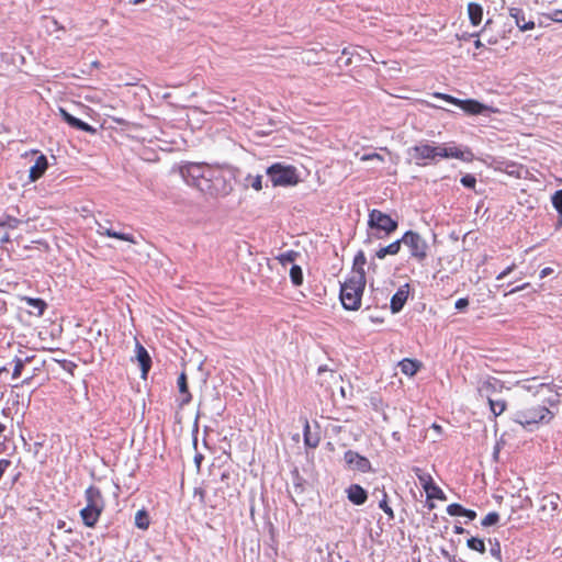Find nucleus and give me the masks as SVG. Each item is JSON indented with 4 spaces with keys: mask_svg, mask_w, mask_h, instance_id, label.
I'll list each match as a JSON object with an SVG mask.
<instances>
[{
    "mask_svg": "<svg viewBox=\"0 0 562 562\" xmlns=\"http://www.w3.org/2000/svg\"><path fill=\"white\" fill-rule=\"evenodd\" d=\"M520 387L528 393H532L533 397L522 401V403L514 413V422L518 423L524 428H529L539 424H548L553 418V413L546 405L539 404L536 397L544 390L552 391L554 389V391L558 393V391L562 387L558 384L551 386L547 383H524L520 385Z\"/></svg>",
    "mask_w": 562,
    "mask_h": 562,
    "instance_id": "1",
    "label": "nucleus"
},
{
    "mask_svg": "<svg viewBox=\"0 0 562 562\" xmlns=\"http://www.w3.org/2000/svg\"><path fill=\"white\" fill-rule=\"evenodd\" d=\"M411 156L418 165L422 160H436L437 158H457L465 159L464 153L457 147H447L445 145H431L428 143H420L411 148Z\"/></svg>",
    "mask_w": 562,
    "mask_h": 562,
    "instance_id": "2",
    "label": "nucleus"
},
{
    "mask_svg": "<svg viewBox=\"0 0 562 562\" xmlns=\"http://www.w3.org/2000/svg\"><path fill=\"white\" fill-rule=\"evenodd\" d=\"M366 285V277L361 273L351 274L340 289V301L346 310L356 311L360 307L361 296Z\"/></svg>",
    "mask_w": 562,
    "mask_h": 562,
    "instance_id": "3",
    "label": "nucleus"
},
{
    "mask_svg": "<svg viewBox=\"0 0 562 562\" xmlns=\"http://www.w3.org/2000/svg\"><path fill=\"white\" fill-rule=\"evenodd\" d=\"M86 506L80 510V517L87 527H94L104 508V501L100 490L89 486L85 493Z\"/></svg>",
    "mask_w": 562,
    "mask_h": 562,
    "instance_id": "4",
    "label": "nucleus"
},
{
    "mask_svg": "<svg viewBox=\"0 0 562 562\" xmlns=\"http://www.w3.org/2000/svg\"><path fill=\"white\" fill-rule=\"evenodd\" d=\"M206 176L209 179L206 184L204 183L202 193L210 196H226L233 191L231 180L221 169L213 167L211 173H206Z\"/></svg>",
    "mask_w": 562,
    "mask_h": 562,
    "instance_id": "5",
    "label": "nucleus"
},
{
    "mask_svg": "<svg viewBox=\"0 0 562 562\" xmlns=\"http://www.w3.org/2000/svg\"><path fill=\"white\" fill-rule=\"evenodd\" d=\"M212 169V166L205 164L191 162L183 166L180 172L188 184L195 187L202 192L204 183L206 184L209 179L206 173H211Z\"/></svg>",
    "mask_w": 562,
    "mask_h": 562,
    "instance_id": "6",
    "label": "nucleus"
},
{
    "mask_svg": "<svg viewBox=\"0 0 562 562\" xmlns=\"http://www.w3.org/2000/svg\"><path fill=\"white\" fill-rule=\"evenodd\" d=\"M273 186H291L299 181L296 169L292 166L274 164L267 169Z\"/></svg>",
    "mask_w": 562,
    "mask_h": 562,
    "instance_id": "7",
    "label": "nucleus"
},
{
    "mask_svg": "<svg viewBox=\"0 0 562 562\" xmlns=\"http://www.w3.org/2000/svg\"><path fill=\"white\" fill-rule=\"evenodd\" d=\"M404 246L409 249L411 256L422 262L427 257L428 244L418 233L408 231L402 237Z\"/></svg>",
    "mask_w": 562,
    "mask_h": 562,
    "instance_id": "8",
    "label": "nucleus"
},
{
    "mask_svg": "<svg viewBox=\"0 0 562 562\" xmlns=\"http://www.w3.org/2000/svg\"><path fill=\"white\" fill-rule=\"evenodd\" d=\"M368 224L371 228L383 231L386 234H390L397 228V222L379 210H372L370 212Z\"/></svg>",
    "mask_w": 562,
    "mask_h": 562,
    "instance_id": "9",
    "label": "nucleus"
},
{
    "mask_svg": "<svg viewBox=\"0 0 562 562\" xmlns=\"http://www.w3.org/2000/svg\"><path fill=\"white\" fill-rule=\"evenodd\" d=\"M344 459L349 468L353 470H358L360 472H367L370 470V461L352 450H348L345 453Z\"/></svg>",
    "mask_w": 562,
    "mask_h": 562,
    "instance_id": "10",
    "label": "nucleus"
},
{
    "mask_svg": "<svg viewBox=\"0 0 562 562\" xmlns=\"http://www.w3.org/2000/svg\"><path fill=\"white\" fill-rule=\"evenodd\" d=\"M502 383L495 378H488L483 381L479 387L481 396L491 398L495 397L496 393L502 389Z\"/></svg>",
    "mask_w": 562,
    "mask_h": 562,
    "instance_id": "11",
    "label": "nucleus"
},
{
    "mask_svg": "<svg viewBox=\"0 0 562 562\" xmlns=\"http://www.w3.org/2000/svg\"><path fill=\"white\" fill-rule=\"evenodd\" d=\"M509 15L514 19L517 27L522 32L535 27V22L532 20H527L525 12L519 8H510Z\"/></svg>",
    "mask_w": 562,
    "mask_h": 562,
    "instance_id": "12",
    "label": "nucleus"
},
{
    "mask_svg": "<svg viewBox=\"0 0 562 562\" xmlns=\"http://www.w3.org/2000/svg\"><path fill=\"white\" fill-rule=\"evenodd\" d=\"M341 55H350L357 63L375 61L371 53L361 46H350L344 48Z\"/></svg>",
    "mask_w": 562,
    "mask_h": 562,
    "instance_id": "13",
    "label": "nucleus"
},
{
    "mask_svg": "<svg viewBox=\"0 0 562 562\" xmlns=\"http://www.w3.org/2000/svg\"><path fill=\"white\" fill-rule=\"evenodd\" d=\"M59 114L60 116L71 126L77 130L87 132V133H95V128L89 125L88 123L72 116L70 113H68L65 109L59 108Z\"/></svg>",
    "mask_w": 562,
    "mask_h": 562,
    "instance_id": "14",
    "label": "nucleus"
},
{
    "mask_svg": "<svg viewBox=\"0 0 562 562\" xmlns=\"http://www.w3.org/2000/svg\"><path fill=\"white\" fill-rule=\"evenodd\" d=\"M95 224H97V233L99 235L117 238V239L125 240L128 243H135L134 237L132 235L113 231L111 227H109L108 222L100 223V222L95 221Z\"/></svg>",
    "mask_w": 562,
    "mask_h": 562,
    "instance_id": "15",
    "label": "nucleus"
},
{
    "mask_svg": "<svg viewBox=\"0 0 562 562\" xmlns=\"http://www.w3.org/2000/svg\"><path fill=\"white\" fill-rule=\"evenodd\" d=\"M48 161L45 155H40L35 164L30 168L29 178L31 182L38 180L47 170Z\"/></svg>",
    "mask_w": 562,
    "mask_h": 562,
    "instance_id": "16",
    "label": "nucleus"
},
{
    "mask_svg": "<svg viewBox=\"0 0 562 562\" xmlns=\"http://www.w3.org/2000/svg\"><path fill=\"white\" fill-rule=\"evenodd\" d=\"M408 292V284H404L392 296L390 305L392 313H398L403 308L404 304L407 301Z\"/></svg>",
    "mask_w": 562,
    "mask_h": 562,
    "instance_id": "17",
    "label": "nucleus"
},
{
    "mask_svg": "<svg viewBox=\"0 0 562 562\" xmlns=\"http://www.w3.org/2000/svg\"><path fill=\"white\" fill-rule=\"evenodd\" d=\"M348 499L355 505H362L368 498V494L359 484H351L347 490Z\"/></svg>",
    "mask_w": 562,
    "mask_h": 562,
    "instance_id": "18",
    "label": "nucleus"
},
{
    "mask_svg": "<svg viewBox=\"0 0 562 562\" xmlns=\"http://www.w3.org/2000/svg\"><path fill=\"white\" fill-rule=\"evenodd\" d=\"M136 359L140 366L143 378H145L150 369L151 359L147 352V350L136 341Z\"/></svg>",
    "mask_w": 562,
    "mask_h": 562,
    "instance_id": "19",
    "label": "nucleus"
},
{
    "mask_svg": "<svg viewBox=\"0 0 562 562\" xmlns=\"http://www.w3.org/2000/svg\"><path fill=\"white\" fill-rule=\"evenodd\" d=\"M560 496L558 494H549L541 498L540 510L546 516H552L559 505Z\"/></svg>",
    "mask_w": 562,
    "mask_h": 562,
    "instance_id": "20",
    "label": "nucleus"
},
{
    "mask_svg": "<svg viewBox=\"0 0 562 562\" xmlns=\"http://www.w3.org/2000/svg\"><path fill=\"white\" fill-rule=\"evenodd\" d=\"M459 108L462 109L465 113L472 115L481 114L488 110V108L485 104L480 103L479 101L473 99L461 100Z\"/></svg>",
    "mask_w": 562,
    "mask_h": 562,
    "instance_id": "21",
    "label": "nucleus"
},
{
    "mask_svg": "<svg viewBox=\"0 0 562 562\" xmlns=\"http://www.w3.org/2000/svg\"><path fill=\"white\" fill-rule=\"evenodd\" d=\"M420 366L422 363L419 361L412 359H404L398 363L401 371L408 376L415 375Z\"/></svg>",
    "mask_w": 562,
    "mask_h": 562,
    "instance_id": "22",
    "label": "nucleus"
},
{
    "mask_svg": "<svg viewBox=\"0 0 562 562\" xmlns=\"http://www.w3.org/2000/svg\"><path fill=\"white\" fill-rule=\"evenodd\" d=\"M468 14L473 25H479L482 22L483 9L479 3L470 2L468 4Z\"/></svg>",
    "mask_w": 562,
    "mask_h": 562,
    "instance_id": "23",
    "label": "nucleus"
},
{
    "mask_svg": "<svg viewBox=\"0 0 562 562\" xmlns=\"http://www.w3.org/2000/svg\"><path fill=\"white\" fill-rule=\"evenodd\" d=\"M26 304L32 307V311H30L31 314L35 315V316H42L45 308H46V303L41 300V299H33V297H25L24 299Z\"/></svg>",
    "mask_w": 562,
    "mask_h": 562,
    "instance_id": "24",
    "label": "nucleus"
},
{
    "mask_svg": "<svg viewBox=\"0 0 562 562\" xmlns=\"http://www.w3.org/2000/svg\"><path fill=\"white\" fill-rule=\"evenodd\" d=\"M304 442L310 448H316L319 443V436L311 432V426L306 419L304 420Z\"/></svg>",
    "mask_w": 562,
    "mask_h": 562,
    "instance_id": "25",
    "label": "nucleus"
},
{
    "mask_svg": "<svg viewBox=\"0 0 562 562\" xmlns=\"http://www.w3.org/2000/svg\"><path fill=\"white\" fill-rule=\"evenodd\" d=\"M366 263H367V259H366L364 252L362 250L358 251V254L355 256V259H353V267H352L351 274L361 273L362 277H366L364 276V265Z\"/></svg>",
    "mask_w": 562,
    "mask_h": 562,
    "instance_id": "26",
    "label": "nucleus"
},
{
    "mask_svg": "<svg viewBox=\"0 0 562 562\" xmlns=\"http://www.w3.org/2000/svg\"><path fill=\"white\" fill-rule=\"evenodd\" d=\"M413 471L415 472L419 483L422 484L425 492L427 490H430V487L434 485L432 477L429 473L424 472L419 468H414Z\"/></svg>",
    "mask_w": 562,
    "mask_h": 562,
    "instance_id": "27",
    "label": "nucleus"
},
{
    "mask_svg": "<svg viewBox=\"0 0 562 562\" xmlns=\"http://www.w3.org/2000/svg\"><path fill=\"white\" fill-rule=\"evenodd\" d=\"M177 383H178L179 392L184 395V397L182 398V404L189 403L191 400V395L188 391L187 375L184 372H182L179 375Z\"/></svg>",
    "mask_w": 562,
    "mask_h": 562,
    "instance_id": "28",
    "label": "nucleus"
},
{
    "mask_svg": "<svg viewBox=\"0 0 562 562\" xmlns=\"http://www.w3.org/2000/svg\"><path fill=\"white\" fill-rule=\"evenodd\" d=\"M487 401L494 416L501 415L506 409V403L501 398L491 397Z\"/></svg>",
    "mask_w": 562,
    "mask_h": 562,
    "instance_id": "29",
    "label": "nucleus"
},
{
    "mask_svg": "<svg viewBox=\"0 0 562 562\" xmlns=\"http://www.w3.org/2000/svg\"><path fill=\"white\" fill-rule=\"evenodd\" d=\"M135 526L146 530L149 527V517L146 510H138L135 515Z\"/></svg>",
    "mask_w": 562,
    "mask_h": 562,
    "instance_id": "30",
    "label": "nucleus"
},
{
    "mask_svg": "<svg viewBox=\"0 0 562 562\" xmlns=\"http://www.w3.org/2000/svg\"><path fill=\"white\" fill-rule=\"evenodd\" d=\"M244 184H245V187H251L256 191H260L262 189V176H260V175H257V176L248 175L245 178Z\"/></svg>",
    "mask_w": 562,
    "mask_h": 562,
    "instance_id": "31",
    "label": "nucleus"
},
{
    "mask_svg": "<svg viewBox=\"0 0 562 562\" xmlns=\"http://www.w3.org/2000/svg\"><path fill=\"white\" fill-rule=\"evenodd\" d=\"M299 257V252L294 250H289L283 254H280L277 259L278 261L285 267L288 263H293Z\"/></svg>",
    "mask_w": 562,
    "mask_h": 562,
    "instance_id": "32",
    "label": "nucleus"
},
{
    "mask_svg": "<svg viewBox=\"0 0 562 562\" xmlns=\"http://www.w3.org/2000/svg\"><path fill=\"white\" fill-rule=\"evenodd\" d=\"M290 278L292 283L295 286H299L303 283V272L300 266L293 265L290 269Z\"/></svg>",
    "mask_w": 562,
    "mask_h": 562,
    "instance_id": "33",
    "label": "nucleus"
},
{
    "mask_svg": "<svg viewBox=\"0 0 562 562\" xmlns=\"http://www.w3.org/2000/svg\"><path fill=\"white\" fill-rule=\"evenodd\" d=\"M467 546L469 549L477 551L480 553H484L486 550L484 541L480 538H474V537L470 538L467 541Z\"/></svg>",
    "mask_w": 562,
    "mask_h": 562,
    "instance_id": "34",
    "label": "nucleus"
},
{
    "mask_svg": "<svg viewBox=\"0 0 562 562\" xmlns=\"http://www.w3.org/2000/svg\"><path fill=\"white\" fill-rule=\"evenodd\" d=\"M499 520V515L495 512L487 514L481 521L483 527H490L497 524Z\"/></svg>",
    "mask_w": 562,
    "mask_h": 562,
    "instance_id": "35",
    "label": "nucleus"
},
{
    "mask_svg": "<svg viewBox=\"0 0 562 562\" xmlns=\"http://www.w3.org/2000/svg\"><path fill=\"white\" fill-rule=\"evenodd\" d=\"M426 494H427L428 498H438V499L445 498L443 492L435 484L430 487V490L426 491Z\"/></svg>",
    "mask_w": 562,
    "mask_h": 562,
    "instance_id": "36",
    "label": "nucleus"
},
{
    "mask_svg": "<svg viewBox=\"0 0 562 562\" xmlns=\"http://www.w3.org/2000/svg\"><path fill=\"white\" fill-rule=\"evenodd\" d=\"M463 510H464V507H462L460 504H457V503L450 504L447 507V513L450 516H463Z\"/></svg>",
    "mask_w": 562,
    "mask_h": 562,
    "instance_id": "37",
    "label": "nucleus"
},
{
    "mask_svg": "<svg viewBox=\"0 0 562 562\" xmlns=\"http://www.w3.org/2000/svg\"><path fill=\"white\" fill-rule=\"evenodd\" d=\"M552 204L555 210L562 215V190L557 191L552 196Z\"/></svg>",
    "mask_w": 562,
    "mask_h": 562,
    "instance_id": "38",
    "label": "nucleus"
},
{
    "mask_svg": "<svg viewBox=\"0 0 562 562\" xmlns=\"http://www.w3.org/2000/svg\"><path fill=\"white\" fill-rule=\"evenodd\" d=\"M402 244H403L402 238L398 240H395L385 247V251H387L389 255H396V254H398Z\"/></svg>",
    "mask_w": 562,
    "mask_h": 562,
    "instance_id": "39",
    "label": "nucleus"
},
{
    "mask_svg": "<svg viewBox=\"0 0 562 562\" xmlns=\"http://www.w3.org/2000/svg\"><path fill=\"white\" fill-rule=\"evenodd\" d=\"M379 507L391 518L393 519L394 518V513H393V509L389 506L387 504V501H386V494L384 493V497L382 501H380L379 503Z\"/></svg>",
    "mask_w": 562,
    "mask_h": 562,
    "instance_id": "40",
    "label": "nucleus"
},
{
    "mask_svg": "<svg viewBox=\"0 0 562 562\" xmlns=\"http://www.w3.org/2000/svg\"><path fill=\"white\" fill-rule=\"evenodd\" d=\"M337 63H338V66H339V67H342V66L348 67V66H350V65H352V64H357V60H355V58H353V57H351L350 55H342V56L337 60Z\"/></svg>",
    "mask_w": 562,
    "mask_h": 562,
    "instance_id": "41",
    "label": "nucleus"
},
{
    "mask_svg": "<svg viewBox=\"0 0 562 562\" xmlns=\"http://www.w3.org/2000/svg\"><path fill=\"white\" fill-rule=\"evenodd\" d=\"M461 183L470 189H473L476 183V179L472 175H465L461 178Z\"/></svg>",
    "mask_w": 562,
    "mask_h": 562,
    "instance_id": "42",
    "label": "nucleus"
},
{
    "mask_svg": "<svg viewBox=\"0 0 562 562\" xmlns=\"http://www.w3.org/2000/svg\"><path fill=\"white\" fill-rule=\"evenodd\" d=\"M435 97H436V98H440V99H442V100H445V101H447V102H449V103L456 104V105H458V106H459V104H460V102H461V100H460V99H457V98L451 97V95H449V94L435 93Z\"/></svg>",
    "mask_w": 562,
    "mask_h": 562,
    "instance_id": "43",
    "label": "nucleus"
},
{
    "mask_svg": "<svg viewBox=\"0 0 562 562\" xmlns=\"http://www.w3.org/2000/svg\"><path fill=\"white\" fill-rule=\"evenodd\" d=\"M360 159L362 161H367V160H374V161H379V162L384 161V158L380 154H376V153L366 154V155L361 156Z\"/></svg>",
    "mask_w": 562,
    "mask_h": 562,
    "instance_id": "44",
    "label": "nucleus"
},
{
    "mask_svg": "<svg viewBox=\"0 0 562 562\" xmlns=\"http://www.w3.org/2000/svg\"><path fill=\"white\" fill-rule=\"evenodd\" d=\"M23 367H24L23 360L16 358L15 359V366H14V369H13V374H12L14 379H16V378H19L21 375Z\"/></svg>",
    "mask_w": 562,
    "mask_h": 562,
    "instance_id": "45",
    "label": "nucleus"
},
{
    "mask_svg": "<svg viewBox=\"0 0 562 562\" xmlns=\"http://www.w3.org/2000/svg\"><path fill=\"white\" fill-rule=\"evenodd\" d=\"M547 16L555 23H562V10H554Z\"/></svg>",
    "mask_w": 562,
    "mask_h": 562,
    "instance_id": "46",
    "label": "nucleus"
},
{
    "mask_svg": "<svg viewBox=\"0 0 562 562\" xmlns=\"http://www.w3.org/2000/svg\"><path fill=\"white\" fill-rule=\"evenodd\" d=\"M468 305H469V301H468V299H464V297L459 299L454 304L457 310H464Z\"/></svg>",
    "mask_w": 562,
    "mask_h": 562,
    "instance_id": "47",
    "label": "nucleus"
},
{
    "mask_svg": "<svg viewBox=\"0 0 562 562\" xmlns=\"http://www.w3.org/2000/svg\"><path fill=\"white\" fill-rule=\"evenodd\" d=\"M515 268V265H512L509 267H507L504 271H502L498 276H497V280H503L505 277H507Z\"/></svg>",
    "mask_w": 562,
    "mask_h": 562,
    "instance_id": "48",
    "label": "nucleus"
},
{
    "mask_svg": "<svg viewBox=\"0 0 562 562\" xmlns=\"http://www.w3.org/2000/svg\"><path fill=\"white\" fill-rule=\"evenodd\" d=\"M19 223H20L19 220L13 218V217H8L7 222L2 223L1 225H7L10 228H15Z\"/></svg>",
    "mask_w": 562,
    "mask_h": 562,
    "instance_id": "49",
    "label": "nucleus"
},
{
    "mask_svg": "<svg viewBox=\"0 0 562 562\" xmlns=\"http://www.w3.org/2000/svg\"><path fill=\"white\" fill-rule=\"evenodd\" d=\"M463 516L468 517L470 520H473L476 517V513L474 510L464 508Z\"/></svg>",
    "mask_w": 562,
    "mask_h": 562,
    "instance_id": "50",
    "label": "nucleus"
},
{
    "mask_svg": "<svg viewBox=\"0 0 562 562\" xmlns=\"http://www.w3.org/2000/svg\"><path fill=\"white\" fill-rule=\"evenodd\" d=\"M492 555L496 557L497 559L501 558V547L499 543H496L495 547L491 549Z\"/></svg>",
    "mask_w": 562,
    "mask_h": 562,
    "instance_id": "51",
    "label": "nucleus"
},
{
    "mask_svg": "<svg viewBox=\"0 0 562 562\" xmlns=\"http://www.w3.org/2000/svg\"><path fill=\"white\" fill-rule=\"evenodd\" d=\"M553 272V269L550 268V267H547V268H543L541 271H540V278L543 279L546 278L547 276L551 274Z\"/></svg>",
    "mask_w": 562,
    "mask_h": 562,
    "instance_id": "52",
    "label": "nucleus"
},
{
    "mask_svg": "<svg viewBox=\"0 0 562 562\" xmlns=\"http://www.w3.org/2000/svg\"><path fill=\"white\" fill-rule=\"evenodd\" d=\"M387 255H389V254H387V251H385V247H382L381 249H379V250L376 251V257H378L379 259H383V258H384L385 256H387Z\"/></svg>",
    "mask_w": 562,
    "mask_h": 562,
    "instance_id": "53",
    "label": "nucleus"
},
{
    "mask_svg": "<svg viewBox=\"0 0 562 562\" xmlns=\"http://www.w3.org/2000/svg\"><path fill=\"white\" fill-rule=\"evenodd\" d=\"M1 244H4V243H9L10 241V236L8 234L3 235L0 239Z\"/></svg>",
    "mask_w": 562,
    "mask_h": 562,
    "instance_id": "54",
    "label": "nucleus"
},
{
    "mask_svg": "<svg viewBox=\"0 0 562 562\" xmlns=\"http://www.w3.org/2000/svg\"><path fill=\"white\" fill-rule=\"evenodd\" d=\"M465 530L463 527H460V526H456L454 527V532L460 535V533H463Z\"/></svg>",
    "mask_w": 562,
    "mask_h": 562,
    "instance_id": "55",
    "label": "nucleus"
},
{
    "mask_svg": "<svg viewBox=\"0 0 562 562\" xmlns=\"http://www.w3.org/2000/svg\"><path fill=\"white\" fill-rule=\"evenodd\" d=\"M527 285H528V284L526 283V284H524V285L517 286V288L513 289L509 293L518 292V291H520V290L525 289Z\"/></svg>",
    "mask_w": 562,
    "mask_h": 562,
    "instance_id": "56",
    "label": "nucleus"
},
{
    "mask_svg": "<svg viewBox=\"0 0 562 562\" xmlns=\"http://www.w3.org/2000/svg\"><path fill=\"white\" fill-rule=\"evenodd\" d=\"M474 46H475L476 48H482L484 45H483V43H482L480 40H476V41L474 42Z\"/></svg>",
    "mask_w": 562,
    "mask_h": 562,
    "instance_id": "57",
    "label": "nucleus"
},
{
    "mask_svg": "<svg viewBox=\"0 0 562 562\" xmlns=\"http://www.w3.org/2000/svg\"><path fill=\"white\" fill-rule=\"evenodd\" d=\"M432 429H435L436 431L440 432L441 431V426L437 425V424H432Z\"/></svg>",
    "mask_w": 562,
    "mask_h": 562,
    "instance_id": "58",
    "label": "nucleus"
},
{
    "mask_svg": "<svg viewBox=\"0 0 562 562\" xmlns=\"http://www.w3.org/2000/svg\"><path fill=\"white\" fill-rule=\"evenodd\" d=\"M65 525H66L65 521H58L57 528L63 529V528H65Z\"/></svg>",
    "mask_w": 562,
    "mask_h": 562,
    "instance_id": "59",
    "label": "nucleus"
},
{
    "mask_svg": "<svg viewBox=\"0 0 562 562\" xmlns=\"http://www.w3.org/2000/svg\"><path fill=\"white\" fill-rule=\"evenodd\" d=\"M50 23L56 26V29H63L61 26L58 25V22L56 20H52Z\"/></svg>",
    "mask_w": 562,
    "mask_h": 562,
    "instance_id": "60",
    "label": "nucleus"
},
{
    "mask_svg": "<svg viewBox=\"0 0 562 562\" xmlns=\"http://www.w3.org/2000/svg\"><path fill=\"white\" fill-rule=\"evenodd\" d=\"M4 429H5V425L0 422V435H2Z\"/></svg>",
    "mask_w": 562,
    "mask_h": 562,
    "instance_id": "61",
    "label": "nucleus"
},
{
    "mask_svg": "<svg viewBox=\"0 0 562 562\" xmlns=\"http://www.w3.org/2000/svg\"><path fill=\"white\" fill-rule=\"evenodd\" d=\"M201 459H202V456H196L195 457V462L198 463V465L200 464Z\"/></svg>",
    "mask_w": 562,
    "mask_h": 562,
    "instance_id": "62",
    "label": "nucleus"
},
{
    "mask_svg": "<svg viewBox=\"0 0 562 562\" xmlns=\"http://www.w3.org/2000/svg\"><path fill=\"white\" fill-rule=\"evenodd\" d=\"M325 371H327L326 368L319 367L318 373H322V372H325Z\"/></svg>",
    "mask_w": 562,
    "mask_h": 562,
    "instance_id": "63",
    "label": "nucleus"
},
{
    "mask_svg": "<svg viewBox=\"0 0 562 562\" xmlns=\"http://www.w3.org/2000/svg\"><path fill=\"white\" fill-rule=\"evenodd\" d=\"M7 371H8V369H7L5 367H1V368H0V373H2V372H7Z\"/></svg>",
    "mask_w": 562,
    "mask_h": 562,
    "instance_id": "64",
    "label": "nucleus"
}]
</instances>
